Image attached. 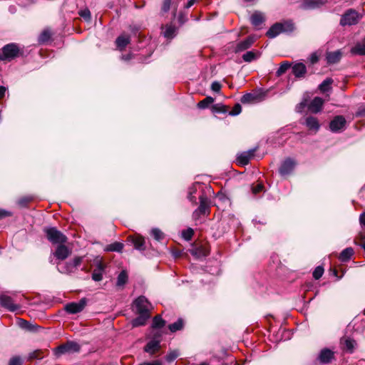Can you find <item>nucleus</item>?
<instances>
[{
    "mask_svg": "<svg viewBox=\"0 0 365 365\" xmlns=\"http://www.w3.org/2000/svg\"><path fill=\"white\" fill-rule=\"evenodd\" d=\"M324 100L319 97H315L314 99L310 100L309 98L304 97L302 101L298 103L295 107V110L297 113H303L306 108L308 111L312 113H319L323 107Z\"/></svg>",
    "mask_w": 365,
    "mask_h": 365,
    "instance_id": "f257e3e1",
    "label": "nucleus"
},
{
    "mask_svg": "<svg viewBox=\"0 0 365 365\" xmlns=\"http://www.w3.org/2000/svg\"><path fill=\"white\" fill-rule=\"evenodd\" d=\"M83 260V257L76 256L71 260L64 263L57 262V269L59 272L65 274L74 273L81 266Z\"/></svg>",
    "mask_w": 365,
    "mask_h": 365,
    "instance_id": "f03ea898",
    "label": "nucleus"
},
{
    "mask_svg": "<svg viewBox=\"0 0 365 365\" xmlns=\"http://www.w3.org/2000/svg\"><path fill=\"white\" fill-rule=\"evenodd\" d=\"M43 232L47 240L53 245L64 244L67 242V237L55 227H44Z\"/></svg>",
    "mask_w": 365,
    "mask_h": 365,
    "instance_id": "7ed1b4c3",
    "label": "nucleus"
},
{
    "mask_svg": "<svg viewBox=\"0 0 365 365\" xmlns=\"http://www.w3.org/2000/svg\"><path fill=\"white\" fill-rule=\"evenodd\" d=\"M19 54V48L15 43H9L0 50V61H10Z\"/></svg>",
    "mask_w": 365,
    "mask_h": 365,
    "instance_id": "20e7f679",
    "label": "nucleus"
},
{
    "mask_svg": "<svg viewBox=\"0 0 365 365\" xmlns=\"http://www.w3.org/2000/svg\"><path fill=\"white\" fill-rule=\"evenodd\" d=\"M199 200L200 205L192 213V217L195 220H198L202 215H208L210 214V201L208 197L205 194H202L199 197Z\"/></svg>",
    "mask_w": 365,
    "mask_h": 365,
    "instance_id": "39448f33",
    "label": "nucleus"
},
{
    "mask_svg": "<svg viewBox=\"0 0 365 365\" xmlns=\"http://www.w3.org/2000/svg\"><path fill=\"white\" fill-rule=\"evenodd\" d=\"M151 304L145 296H140L133 303V311L135 314H150Z\"/></svg>",
    "mask_w": 365,
    "mask_h": 365,
    "instance_id": "423d86ee",
    "label": "nucleus"
},
{
    "mask_svg": "<svg viewBox=\"0 0 365 365\" xmlns=\"http://www.w3.org/2000/svg\"><path fill=\"white\" fill-rule=\"evenodd\" d=\"M81 349V346L75 341H68L56 348V354L60 356L64 354H71L78 352Z\"/></svg>",
    "mask_w": 365,
    "mask_h": 365,
    "instance_id": "0eeeda50",
    "label": "nucleus"
},
{
    "mask_svg": "<svg viewBox=\"0 0 365 365\" xmlns=\"http://www.w3.org/2000/svg\"><path fill=\"white\" fill-rule=\"evenodd\" d=\"M360 19L359 14L354 9H349L341 16L340 24L341 26H351L356 24Z\"/></svg>",
    "mask_w": 365,
    "mask_h": 365,
    "instance_id": "6e6552de",
    "label": "nucleus"
},
{
    "mask_svg": "<svg viewBox=\"0 0 365 365\" xmlns=\"http://www.w3.org/2000/svg\"><path fill=\"white\" fill-rule=\"evenodd\" d=\"M87 299L86 298L81 299L78 302H71L65 306V311L68 314H77L81 312L86 306Z\"/></svg>",
    "mask_w": 365,
    "mask_h": 365,
    "instance_id": "1a4fd4ad",
    "label": "nucleus"
},
{
    "mask_svg": "<svg viewBox=\"0 0 365 365\" xmlns=\"http://www.w3.org/2000/svg\"><path fill=\"white\" fill-rule=\"evenodd\" d=\"M346 119L342 115L335 116L329 123V128L334 133L340 132L346 125Z\"/></svg>",
    "mask_w": 365,
    "mask_h": 365,
    "instance_id": "9d476101",
    "label": "nucleus"
},
{
    "mask_svg": "<svg viewBox=\"0 0 365 365\" xmlns=\"http://www.w3.org/2000/svg\"><path fill=\"white\" fill-rule=\"evenodd\" d=\"M71 254V250L65 245H58L55 252L52 254L57 260L63 261Z\"/></svg>",
    "mask_w": 365,
    "mask_h": 365,
    "instance_id": "9b49d317",
    "label": "nucleus"
},
{
    "mask_svg": "<svg viewBox=\"0 0 365 365\" xmlns=\"http://www.w3.org/2000/svg\"><path fill=\"white\" fill-rule=\"evenodd\" d=\"M294 166L295 162L292 159L288 158L282 162L280 168H279V173L282 176L288 175L293 171Z\"/></svg>",
    "mask_w": 365,
    "mask_h": 365,
    "instance_id": "f8f14e48",
    "label": "nucleus"
},
{
    "mask_svg": "<svg viewBox=\"0 0 365 365\" xmlns=\"http://www.w3.org/2000/svg\"><path fill=\"white\" fill-rule=\"evenodd\" d=\"M256 150L257 148H253L248 151L239 153L237 156V163L242 166L247 165L250 160L253 158Z\"/></svg>",
    "mask_w": 365,
    "mask_h": 365,
    "instance_id": "ddd939ff",
    "label": "nucleus"
},
{
    "mask_svg": "<svg viewBox=\"0 0 365 365\" xmlns=\"http://www.w3.org/2000/svg\"><path fill=\"white\" fill-rule=\"evenodd\" d=\"M264 93H246L241 98L243 103H255L264 99Z\"/></svg>",
    "mask_w": 365,
    "mask_h": 365,
    "instance_id": "4468645a",
    "label": "nucleus"
},
{
    "mask_svg": "<svg viewBox=\"0 0 365 365\" xmlns=\"http://www.w3.org/2000/svg\"><path fill=\"white\" fill-rule=\"evenodd\" d=\"M0 304L11 312H14L20 308L19 305L14 303L11 297L4 294L0 296Z\"/></svg>",
    "mask_w": 365,
    "mask_h": 365,
    "instance_id": "2eb2a0df",
    "label": "nucleus"
},
{
    "mask_svg": "<svg viewBox=\"0 0 365 365\" xmlns=\"http://www.w3.org/2000/svg\"><path fill=\"white\" fill-rule=\"evenodd\" d=\"M287 24H282V23H276L273 26L270 27V29L267 32V36L269 38H274L279 34L284 32L286 31V26Z\"/></svg>",
    "mask_w": 365,
    "mask_h": 365,
    "instance_id": "dca6fc26",
    "label": "nucleus"
},
{
    "mask_svg": "<svg viewBox=\"0 0 365 365\" xmlns=\"http://www.w3.org/2000/svg\"><path fill=\"white\" fill-rule=\"evenodd\" d=\"M291 68L292 74L297 78H304L307 73V68L303 63H295Z\"/></svg>",
    "mask_w": 365,
    "mask_h": 365,
    "instance_id": "f3484780",
    "label": "nucleus"
},
{
    "mask_svg": "<svg viewBox=\"0 0 365 365\" xmlns=\"http://www.w3.org/2000/svg\"><path fill=\"white\" fill-rule=\"evenodd\" d=\"M340 344L342 349L349 353H353L356 345V341L350 337L341 338Z\"/></svg>",
    "mask_w": 365,
    "mask_h": 365,
    "instance_id": "a211bd4d",
    "label": "nucleus"
},
{
    "mask_svg": "<svg viewBox=\"0 0 365 365\" xmlns=\"http://www.w3.org/2000/svg\"><path fill=\"white\" fill-rule=\"evenodd\" d=\"M334 358V352L329 349H323L318 356V359L322 364H328Z\"/></svg>",
    "mask_w": 365,
    "mask_h": 365,
    "instance_id": "6ab92c4d",
    "label": "nucleus"
},
{
    "mask_svg": "<svg viewBox=\"0 0 365 365\" xmlns=\"http://www.w3.org/2000/svg\"><path fill=\"white\" fill-rule=\"evenodd\" d=\"M255 41V38L254 36H248L246 39L237 43L236 51L239 52L249 48L253 44Z\"/></svg>",
    "mask_w": 365,
    "mask_h": 365,
    "instance_id": "aec40b11",
    "label": "nucleus"
},
{
    "mask_svg": "<svg viewBox=\"0 0 365 365\" xmlns=\"http://www.w3.org/2000/svg\"><path fill=\"white\" fill-rule=\"evenodd\" d=\"M138 317L133 319L131 322L133 327L143 326L146 324L147 320L150 318V314H138Z\"/></svg>",
    "mask_w": 365,
    "mask_h": 365,
    "instance_id": "412c9836",
    "label": "nucleus"
},
{
    "mask_svg": "<svg viewBox=\"0 0 365 365\" xmlns=\"http://www.w3.org/2000/svg\"><path fill=\"white\" fill-rule=\"evenodd\" d=\"M178 5L175 4L174 0H163V4L161 6V12L163 14L167 13L169 10L173 8V16L176 15Z\"/></svg>",
    "mask_w": 365,
    "mask_h": 365,
    "instance_id": "4be33fe9",
    "label": "nucleus"
},
{
    "mask_svg": "<svg viewBox=\"0 0 365 365\" xmlns=\"http://www.w3.org/2000/svg\"><path fill=\"white\" fill-rule=\"evenodd\" d=\"M104 270V266L101 262H98L96 265V268L92 273V279L95 282H100L103 279V272Z\"/></svg>",
    "mask_w": 365,
    "mask_h": 365,
    "instance_id": "5701e85b",
    "label": "nucleus"
},
{
    "mask_svg": "<svg viewBox=\"0 0 365 365\" xmlns=\"http://www.w3.org/2000/svg\"><path fill=\"white\" fill-rule=\"evenodd\" d=\"M305 125L309 130L315 132L318 131L320 128L317 118L313 116H309L305 119Z\"/></svg>",
    "mask_w": 365,
    "mask_h": 365,
    "instance_id": "b1692460",
    "label": "nucleus"
},
{
    "mask_svg": "<svg viewBox=\"0 0 365 365\" xmlns=\"http://www.w3.org/2000/svg\"><path fill=\"white\" fill-rule=\"evenodd\" d=\"M264 21V16L262 13L259 11H255L251 16V22L252 24L257 28H260L263 22Z\"/></svg>",
    "mask_w": 365,
    "mask_h": 365,
    "instance_id": "393cba45",
    "label": "nucleus"
},
{
    "mask_svg": "<svg viewBox=\"0 0 365 365\" xmlns=\"http://www.w3.org/2000/svg\"><path fill=\"white\" fill-rule=\"evenodd\" d=\"M131 242L133 244L135 248L140 251L145 250V239L141 236H135L131 238Z\"/></svg>",
    "mask_w": 365,
    "mask_h": 365,
    "instance_id": "a878e982",
    "label": "nucleus"
},
{
    "mask_svg": "<svg viewBox=\"0 0 365 365\" xmlns=\"http://www.w3.org/2000/svg\"><path fill=\"white\" fill-rule=\"evenodd\" d=\"M160 349V342L158 341L152 340L149 341L145 346L144 351L150 354H155Z\"/></svg>",
    "mask_w": 365,
    "mask_h": 365,
    "instance_id": "bb28decb",
    "label": "nucleus"
},
{
    "mask_svg": "<svg viewBox=\"0 0 365 365\" xmlns=\"http://www.w3.org/2000/svg\"><path fill=\"white\" fill-rule=\"evenodd\" d=\"M178 32V29L173 25H166L164 28L163 36L168 39L173 38Z\"/></svg>",
    "mask_w": 365,
    "mask_h": 365,
    "instance_id": "cd10ccee",
    "label": "nucleus"
},
{
    "mask_svg": "<svg viewBox=\"0 0 365 365\" xmlns=\"http://www.w3.org/2000/svg\"><path fill=\"white\" fill-rule=\"evenodd\" d=\"M130 43V36L128 35H120L115 40L116 46L120 51L123 50Z\"/></svg>",
    "mask_w": 365,
    "mask_h": 365,
    "instance_id": "c85d7f7f",
    "label": "nucleus"
},
{
    "mask_svg": "<svg viewBox=\"0 0 365 365\" xmlns=\"http://www.w3.org/2000/svg\"><path fill=\"white\" fill-rule=\"evenodd\" d=\"M211 111L215 114L228 113L230 107L222 103H216L211 106Z\"/></svg>",
    "mask_w": 365,
    "mask_h": 365,
    "instance_id": "c756f323",
    "label": "nucleus"
},
{
    "mask_svg": "<svg viewBox=\"0 0 365 365\" xmlns=\"http://www.w3.org/2000/svg\"><path fill=\"white\" fill-rule=\"evenodd\" d=\"M341 58V53L340 51H335L327 53V60L329 63H336Z\"/></svg>",
    "mask_w": 365,
    "mask_h": 365,
    "instance_id": "7c9ffc66",
    "label": "nucleus"
},
{
    "mask_svg": "<svg viewBox=\"0 0 365 365\" xmlns=\"http://www.w3.org/2000/svg\"><path fill=\"white\" fill-rule=\"evenodd\" d=\"M354 253V251L352 247H347L340 253L339 259L340 261L343 262H348L351 259Z\"/></svg>",
    "mask_w": 365,
    "mask_h": 365,
    "instance_id": "2f4dec72",
    "label": "nucleus"
},
{
    "mask_svg": "<svg viewBox=\"0 0 365 365\" xmlns=\"http://www.w3.org/2000/svg\"><path fill=\"white\" fill-rule=\"evenodd\" d=\"M20 326L27 331L34 332L37 331L39 329H41L40 326L36 324H31L26 320H21Z\"/></svg>",
    "mask_w": 365,
    "mask_h": 365,
    "instance_id": "473e14b6",
    "label": "nucleus"
},
{
    "mask_svg": "<svg viewBox=\"0 0 365 365\" xmlns=\"http://www.w3.org/2000/svg\"><path fill=\"white\" fill-rule=\"evenodd\" d=\"M351 53L354 55L365 56V42L356 43L351 48Z\"/></svg>",
    "mask_w": 365,
    "mask_h": 365,
    "instance_id": "72a5a7b5",
    "label": "nucleus"
},
{
    "mask_svg": "<svg viewBox=\"0 0 365 365\" xmlns=\"http://www.w3.org/2000/svg\"><path fill=\"white\" fill-rule=\"evenodd\" d=\"M128 276L126 271L123 270L118 276L116 286L123 287L128 282Z\"/></svg>",
    "mask_w": 365,
    "mask_h": 365,
    "instance_id": "f704fd0d",
    "label": "nucleus"
},
{
    "mask_svg": "<svg viewBox=\"0 0 365 365\" xmlns=\"http://www.w3.org/2000/svg\"><path fill=\"white\" fill-rule=\"evenodd\" d=\"M184 327V321L182 319H178L174 323L170 324L168 326V328L171 332H175L177 331H180Z\"/></svg>",
    "mask_w": 365,
    "mask_h": 365,
    "instance_id": "c9c22d12",
    "label": "nucleus"
},
{
    "mask_svg": "<svg viewBox=\"0 0 365 365\" xmlns=\"http://www.w3.org/2000/svg\"><path fill=\"white\" fill-rule=\"evenodd\" d=\"M123 249V244L121 242H115L114 243L108 245L106 250L108 252H122Z\"/></svg>",
    "mask_w": 365,
    "mask_h": 365,
    "instance_id": "e433bc0d",
    "label": "nucleus"
},
{
    "mask_svg": "<svg viewBox=\"0 0 365 365\" xmlns=\"http://www.w3.org/2000/svg\"><path fill=\"white\" fill-rule=\"evenodd\" d=\"M333 83V80L330 78H326L319 86V91H329L331 89V84Z\"/></svg>",
    "mask_w": 365,
    "mask_h": 365,
    "instance_id": "4c0bfd02",
    "label": "nucleus"
},
{
    "mask_svg": "<svg viewBox=\"0 0 365 365\" xmlns=\"http://www.w3.org/2000/svg\"><path fill=\"white\" fill-rule=\"evenodd\" d=\"M291 66L292 63L289 61H283L276 72L277 76H281L285 73L288 69L291 68Z\"/></svg>",
    "mask_w": 365,
    "mask_h": 365,
    "instance_id": "58836bf2",
    "label": "nucleus"
},
{
    "mask_svg": "<svg viewBox=\"0 0 365 365\" xmlns=\"http://www.w3.org/2000/svg\"><path fill=\"white\" fill-rule=\"evenodd\" d=\"M324 4L323 0H310L304 4V9H315Z\"/></svg>",
    "mask_w": 365,
    "mask_h": 365,
    "instance_id": "ea45409f",
    "label": "nucleus"
},
{
    "mask_svg": "<svg viewBox=\"0 0 365 365\" xmlns=\"http://www.w3.org/2000/svg\"><path fill=\"white\" fill-rule=\"evenodd\" d=\"M165 321L160 316H156L153 319V328L160 329L165 326Z\"/></svg>",
    "mask_w": 365,
    "mask_h": 365,
    "instance_id": "a19ab883",
    "label": "nucleus"
},
{
    "mask_svg": "<svg viewBox=\"0 0 365 365\" xmlns=\"http://www.w3.org/2000/svg\"><path fill=\"white\" fill-rule=\"evenodd\" d=\"M51 36V32L49 29L43 30L38 37V42L43 43L47 42Z\"/></svg>",
    "mask_w": 365,
    "mask_h": 365,
    "instance_id": "79ce46f5",
    "label": "nucleus"
},
{
    "mask_svg": "<svg viewBox=\"0 0 365 365\" xmlns=\"http://www.w3.org/2000/svg\"><path fill=\"white\" fill-rule=\"evenodd\" d=\"M213 101H214L213 98H212L210 96H207L202 101H200L197 103V106L199 108L205 109V108H208L209 106L213 103Z\"/></svg>",
    "mask_w": 365,
    "mask_h": 365,
    "instance_id": "37998d69",
    "label": "nucleus"
},
{
    "mask_svg": "<svg viewBox=\"0 0 365 365\" xmlns=\"http://www.w3.org/2000/svg\"><path fill=\"white\" fill-rule=\"evenodd\" d=\"M150 235L157 241H160L164 238L163 232L158 228H153Z\"/></svg>",
    "mask_w": 365,
    "mask_h": 365,
    "instance_id": "c03bdc74",
    "label": "nucleus"
},
{
    "mask_svg": "<svg viewBox=\"0 0 365 365\" xmlns=\"http://www.w3.org/2000/svg\"><path fill=\"white\" fill-rule=\"evenodd\" d=\"M324 272V267L322 266H317L314 269V272L312 273V276H313V277L315 279H319L323 275Z\"/></svg>",
    "mask_w": 365,
    "mask_h": 365,
    "instance_id": "a18cd8bd",
    "label": "nucleus"
},
{
    "mask_svg": "<svg viewBox=\"0 0 365 365\" xmlns=\"http://www.w3.org/2000/svg\"><path fill=\"white\" fill-rule=\"evenodd\" d=\"M257 58V54L253 51H247L242 56V59L246 62H250Z\"/></svg>",
    "mask_w": 365,
    "mask_h": 365,
    "instance_id": "49530a36",
    "label": "nucleus"
},
{
    "mask_svg": "<svg viewBox=\"0 0 365 365\" xmlns=\"http://www.w3.org/2000/svg\"><path fill=\"white\" fill-rule=\"evenodd\" d=\"M242 111V106L240 103H236L232 110H230L228 111V114L230 115H232V116H235V115H239Z\"/></svg>",
    "mask_w": 365,
    "mask_h": 365,
    "instance_id": "de8ad7c7",
    "label": "nucleus"
},
{
    "mask_svg": "<svg viewBox=\"0 0 365 365\" xmlns=\"http://www.w3.org/2000/svg\"><path fill=\"white\" fill-rule=\"evenodd\" d=\"M193 235H194V231L192 228H188L185 230H183L182 232V237L187 241L190 240L192 239Z\"/></svg>",
    "mask_w": 365,
    "mask_h": 365,
    "instance_id": "09e8293b",
    "label": "nucleus"
},
{
    "mask_svg": "<svg viewBox=\"0 0 365 365\" xmlns=\"http://www.w3.org/2000/svg\"><path fill=\"white\" fill-rule=\"evenodd\" d=\"M43 358L42 353L40 350H35L29 354V360L40 359Z\"/></svg>",
    "mask_w": 365,
    "mask_h": 365,
    "instance_id": "8fccbe9b",
    "label": "nucleus"
},
{
    "mask_svg": "<svg viewBox=\"0 0 365 365\" xmlns=\"http://www.w3.org/2000/svg\"><path fill=\"white\" fill-rule=\"evenodd\" d=\"M78 14L86 21H89L91 19V12L88 9L81 10Z\"/></svg>",
    "mask_w": 365,
    "mask_h": 365,
    "instance_id": "3c124183",
    "label": "nucleus"
},
{
    "mask_svg": "<svg viewBox=\"0 0 365 365\" xmlns=\"http://www.w3.org/2000/svg\"><path fill=\"white\" fill-rule=\"evenodd\" d=\"M178 355L179 354L178 351H172L166 355L165 359L168 362H171L174 361L178 356Z\"/></svg>",
    "mask_w": 365,
    "mask_h": 365,
    "instance_id": "603ef678",
    "label": "nucleus"
},
{
    "mask_svg": "<svg viewBox=\"0 0 365 365\" xmlns=\"http://www.w3.org/2000/svg\"><path fill=\"white\" fill-rule=\"evenodd\" d=\"M264 189V185L262 183H258L252 187V191L254 195L261 192Z\"/></svg>",
    "mask_w": 365,
    "mask_h": 365,
    "instance_id": "864d4df0",
    "label": "nucleus"
},
{
    "mask_svg": "<svg viewBox=\"0 0 365 365\" xmlns=\"http://www.w3.org/2000/svg\"><path fill=\"white\" fill-rule=\"evenodd\" d=\"M32 198L29 197H22L19 200V204L21 207H26L27 205L31 201Z\"/></svg>",
    "mask_w": 365,
    "mask_h": 365,
    "instance_id": "5fc2aeb1",
    "label": "nucleus"
},
{
    "mask_svg": "<svg viewBox=\"0 0 365 365\" xmlns=\"http://www.w3.org/2000/svg\"><path fill=\"white\" fill-rule=\"evenodd\" d=\"M21 364V359L19 356H14L10 361L9 365H20Z\"/></svg>",
    "mask_w": 365,
    "mask_h": 365,
    "instance_id": "6e6d98bb",
    "label": "nucleus"
},
{
    "mask_svg": "<svg viewBox=\"0 0 365 365\" xmlns=\"http://www.w3.org/2000/svg\"><path fill=\"white\" fill-rule=\"evenodd\" d=\"M138 365H163V362L160 360H153L151 361H145L139 364Z\"/></svg>",
    "mask_w": 365,
    "mask_h": 365,
    "instance_id": "4d7b16f0",
    "label": "nucleus"
},
{
    "mask_svg": "<svg viewBox=\"0 0 365 365\" xmlns=\"http://www.w3.org/2000/svg\"><path fill=\"white\" fill-rule=\"evenodd\" d=\"M222 88L221 84L217 81H214L211 85V89L212 91H220Z\"/></svg>",
    "mask_w": 365,
    "mask_h": 365,
    "instance_id": "13d9d810",
    "label": "nucleus"
},
{
    "mask_svg": "<svg viewBox=\"0 0 365 365\" xmlns=\"http://www.w3.org/2000/svg\"><path fill=\"white\" fill-rule=\"evenodd\" d=\"M12 215V213L9 211L5 210H0V219L5 218L6 217H10Z\"/></svg>",
    "mask_w": 365,
    "mask_h": 365,
    "instance_id": "bf43d9fd",
    "label": "nucleus"
},
{
    "mask_svg": "<svg viewBox=\"0 0 365 365\" xmlns=\"http://www.w3.org/2000/svg\"><path fill=\"white\" fill-rule=\"evenodd\" d=\"M319 60L318 56L316 53H312L310 56V61L312 64L317 63Z\"/></svg>",
    "mask_w": 365,
    "mask_h": 365,
    "instance_id": "052dcab7",
    "label": "nucleus"
},
{
    "mask_svg": "<svg viewBox=\"0 0 365 365\" xmlns=\"http://www.w3.org/2000/svg\"><path fill=\"white\" fill-rule=\"evenodd\" d=\"M359 222L361 225L365 226V212L360 215Z\"/></svg>",
    "mask_w": 365,
    "mask_h": 365,
    "instance_id": "680f3d73",
    "label": "nucleus"
},
{
    "mask_svg": "<svg viewBox=\"0 0 365 365\" xmlns=\"http://www.w3.org/2000/svg\"><path fill=\"white\" fill-rule=\"evenodd\" d=\"M186 17L182 14H180L179 16H178V21L182 24H184L185 21H186Z\"/></svg>",
    "mask_w": 365,
    "mask_h": 365,
    "instance_id": "e2e57ef3",
    "label": "nucleus"
},
{
    "mask_svg": "<svg viewBox=\"0 0 365 365\" xmlns=\"http://www.w3.org/2000/svg\"><path fill=\"white\" fill-rule=\"evenodd\" d=\"M188 199L190 202H193L194 204H197L196 197L192 195V192H190Z\"/></svg>",
    "mask_w": 365,
    "mask_h": 365,
    "instance_id": "0e129e2a",
    "label": "nucleus"
},
{
    "mask_svg": "<svg viewBox=\"0 0 365 365\" xmlns=\"http://www.w3.org/2000/svg\"><path fill=\"white\" fill-rule=\"evenodd\" d=\"M356 116H358V117H360V116H365V108H362V109L359 110L356 112Z\"/></svg>",
    "mask_w": 365,
    "mask_h": 365,
    "instance_id": "69168bd1",
    "label": "nucleus"
},
{
    "mask_svg": "<svg viewBox=\"0 0 365 365\" xmlns=\"http://www.w3.org/2000/svg\"><path fill=\"white\" fill-rule=\"evenodd\" d=\"M196 1H197V0H189L187 1V3L186 4V5L185 6V9L190 8Z\"/></svg>",
    "mask_w": 365,
    "mask_h": 365,
    "instance_id": "338daca9",
    "label": "nucleus"
},
{
    "mask_svg": "<svg viewBox=\"0 0 365 365\" xmlns=\"http://www.w3.org/2000/svg\"><path fill=\"white\" fill-rule=\"evenodd\" d=\"M359 236H360V239H361V240L365 241V231H364V232H361L359 234Z\"/></svg>",
    "mask_w": 365,
    "mask_h": 365,
    "instance_id": "774afa93",
    "label": "nucleus"
}]
</instances>
